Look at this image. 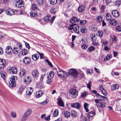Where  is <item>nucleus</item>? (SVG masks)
<instances>
[{"label":"nucleus","instance_id":"obj_23","mask_svg":"<svg viewBox=\"0 0 121 121\" xmlns=\"http://www.w3.org/2000/svg\"><path fill=\"white\" fill-rule=\"evenodd\" d=\"M25 70L24 69H21V71L19 72V75L20 77H23L25 74Z\"/></svg>","mask_w":121,"mask_h":121},{"label":"nucleus","instance_id":"obj_36","mask_svg":"<svg viewBox=\"0 0 121 121\" xmlns=\"http://www.w3.org/2000/svg\"><path fill=\"white\" fill-rule=\"evenodd\" d=\"M88 116L91 117H93L95 115V113L94 111H92L88 113Z\"/></svg>","mask_w":121,"mask_h":121},{"label":"nucleus","instance_id":"obj_14","mask_svg":"<svg viewBox=\"0 0 121 121\" xmlns=\"http://www.w3.org/2000/svg\"><path fill=\"white\" fill-rule=\"evenodd\" d=\"M10 71L11 72L12 74L16 73L17 72V68L14 67H11L9 69Z\"/></svg>","mask_w":121,"mask_h":121},{"label":"nucleus","instance_id":"obj_32","mask_svg":"<svg viewBox=\"0 0 121 121\" xmlns=\"http://www.w3.org/2000/svg\"><path fill=\"white\" fill-rule=\"evenodd\" d=\"M89 106V104L86 103H85L84 104V107L86 112H88L89 110L88 109V108Z\"/></svg>","mask_w":121,"mask_h":121},{"label":"nucleus","instance_id":"obj_40","mask_svg":"<svg viewBox=\"0 0 121 121\" xmlns=\"http://www.w3.org/2000/svg\"><path fill=\"white\" fill-rule=\"evenodd\" d=\"M97 21L98 22H100L102 21V17L100 16H98L96 18Z\"/></svg>","mask_w":121,"mask_h":121},{"label":"nucleus","instance_id":"obj_28","mask_svg":"<svg viewBox=\"0 0 121 121\" xmlns=\"http://www.w3.org/2000/svg\"><path fill=\"white\" fill-rule=\"evenodd\" d=\"M39 56L37 54H36L35 55L32 56V58L34 60H37L39 58Z\"/></svg>","mask_w":121,"mask_h":121},{"label":"nucleus","instance_id":"obj_55","mask_svg":"<svg viewBox=\"0 0 121 121\" xmlns=\"http://www.w3.org/2000/svg\"><path fill=\"white\" fill-rule=\"evenodd\" d=\"M23 88L22 87H20L19 88V90H18V92H19L20 93V94H21L23 91Z\"/></svg>","mask_w":121,"mask_h":121},{"label":"nucleus","instance_id":"obj_7","mask_svg":"<svg viewBox=\"0 0 121 121\" xmlns=\"http://www.w3.org/2000/svg\"><path fill=\"white\" fill-rule=\"evenodd\" d=\"M30 58L28 57H25L23 60V62L25 64H29L30 62Z\"/></svg>","mask_w":121,"mask_h":121},{"label":"nucleus","instance_id":"obj_62","mask_svg":"<svg viewBox=\"0 0 121 121\" xmlns=\"http://www.w3.org/2000/svg\"><path fill=\"white\" fill-rule=\"evenodd\" d=\"M86 95V92H83L82 93L81 97L82 98H84L85 97Z\"/></svg>","mask_w":121,"mask_h":121},{"label":"nucleus","instance_id":"obj_1","mask_svg":"<svg viewBox=\"0 0 121 121\" xmlns=\"http://www.w3.org/2000/svg\"><path fill=\"white\" fill-rule=\"evenodd\" d=\"M68 73L69 75L74 78H77L78 74L77 71L73 69H70L68 71Z\"/></svg>","mask_w":121,"mask_h":121},{"label":"nucleus","instance_id":"obj_38","mask_svg":"<svg viewBox=\"0 0 121 121\" xmlns=\"http://www.w3.org/2000/svg\"><path fill=\"white\" fill-rule=\"evenodd\" d=\"M33 91V89H31L30 90V91L29 89H27V91H26V94L28 95H30Z\"/></svg>","mask_w":121,"mask_h":121},{"label":"nucleus","instance_id":"obj_2","mask_svg":"<svg viewBox=\"0 0 121 121\" xmlns=\"http://www.w3.org/2000/svg\"><path fill=\"white\" fill-rule=\"evenodd\" d=\"M16 79L17 77L16 76H12L11 77L10 81H9V84L10 86L12 87H13L16 86L15 79Z\"/></svg>","mask_w":121,"mask_h":121},{"label":"nucleus","instance_id":"obj_52","mask_svg":"<svg viewBox=\"0 0 121 121\" xmlns=\"http://www.w3.org/2000/svg\"><path fill=\"white\" fill-rule=\"evenodd\" d=\"M57 3V0H51L50 4L52 5L54 4Z\"/></svg>","mask_w":121,"mask_h":121},{"label":"nucleus","instance_id":"obj_11","mask_svg":"<svg viewBox=\"0 0 121 121\" xmlns=\"http://www.w3.org/2000/svg\"><path fill=\"white\" fill-rule=\"evenodd\" d=\"M106 105V103L104 102H101L99 103V104H96V105L97 107H99L101 108H104Z\"/></svg>","mask_w":121,"mask_h":121},{"label":"nucleus","instance_id":"obj_43","mask_svg":"<svg viewBox=\"0 0 121 121\" xmlns=\"http://www.w3.org/2000/svg\"><path fill=\"white\" fill-rule=\"evenodd\" d=\"M45 61L47 63L48 65H50L51 67H53L52 65V63L47 59H46L45 60Z\"/></svg>","mask_w":121,"mask_h":121},{"label":"nucleus","instance_id":"obj_48","mask_svg":"<svg viewBox=\"0 0 121 121\" xmlns=\"http://www.w3.org/2000/svg\"><path fill=\"white\" fill-rule=\"evenodd\" d=\"M92 82L91 81H90L89 82V83L87 84H86L87 87L90 90L91 89V83Z\"/></svg>","mask_w":121,"mask_h":121},{"label":"nucleus","instance_id":"obj_35","mask_svg":"<svg viewBox=\"0 0 121 121\" xmlns=\"http://www.w3.org/2000/svg\"><path fill=\"white\" fill-rule=\"evenodd\" d=\"M64 114L65 117H68L70 115V113L69 112L67 111H65L64 112Z\"/></svg>","mask_w":121,"mask_h":121},{"label":"nucleus","instance_id":"obj_57","mask_svg":"<svg viewBox=\"0 0 121 121\" xmlns=\"http://www.w3.org/2000/svg\"><path fill=\"white\" fill-rule=\"evenodd\" d=\"M121 1L120 0H117L115 4L117 6H119L120 4Z\"/></svg>","mask_w":121,"mask_h":121},{"label":"nucleus","instance_id":"obj_30","mask_svg":"<svg viewBox=\"0 0 121 121\" xmlns=\"http://www.w3.org/2000/svg\"><path fill=\"white\" fill-rule=\"evenodd\" d=\"M44 21L46 22L49 21L50 19H51V17L49 15H48L47 16H45L44 18Z\"/></svg>","mask_w":121,"mask_h":121},{"label":"nucleus","instance_id":"obj_15","mask_svg":"<svg viewBox=\"0 0 121 121\" xmlns=\"http://www.w3.org/2000/svg\"><path fill=\"white\" fill-rule=\"evenodd\" d=\"M72 107L79 109L80 108V104L78 103H76L72 104H71Z\"/></svg>","mask_w":121,"mask_h":121},{"label":"nucleus","instance_id":"obj_44","mask_svg":"<svg viewBox=\"0 0 121 121\" xmlns=\"http://www.w3.org/2000/svg\"><path fill=\"white\" fill-rule=\"evenodd\" d=\"M111 39L112 42H115L117 40V38L114 35L112 36H111Z\"/></svg>","mask_w":121,"mask_h":121},{"label":"nucleus","instance_id":"obj_3","mask_svg":"<svg viewBox=\"0 0 121 121\" xmlns=\"http://www.w3.org/2000/svg\"><path fill=\"white\" fill-rule=\"evenodd\" d=\"M37 6L35 4H33L32 7V9L33 10L30 12V16L33 17L36 16H37V12L35 11L34 10L36 9H37Z\"/></svg>","mask_w":121,"mask_h":121},{"label":"nucleus","instance_id":"obj_41","mask_svg":"<svg viewBox=\"0 0 121 121\" xmlns=\"http://www.w3.org/2000/svg\"><path fill=\"white\" fill-rule=\"evenodd\" d=\"M58 110L56 109L53 112V116L54 117L57 116L58 115Z\"/></svg>","mask_w":121,"mask_h":121},{"label":"nucleus","instance_id":"obj_33","mask_svg":"<svg viewBox=\"0 0 121 121\" xmlns=\"http://www.w3.org/2000/svg\"><path fill=\"white\" fill-rule=\"evenodd\" d=\"M5 60L4 59L0 60V65H2V67H4L5 64Z\"/></svg>","mask_w":121,"mask_h":121},{"label":"nucleus","instance_id":"obj_12","mask_svg":"<svg viewBox=\"0 0 121 121\" xmlns=\"http://www.w3.org/2000/svg\"><path fill=\"white\" fill-rule=\"evenodd\" d=\"M24 81L26 84H28L31 81V80L28 76H25L24 78Z\"/></svg>","mask_w":121,"mask_h":121},{"label":"nucleus","instance_id":"obj_25","mask_svg":"<svg viewBox=\"0 0 121 121\" xmlns=\"http://www.w3.org/2000/svg\"><path fill=\"white\" fill-rule=\"evenodd\" d=\"M90 36L91 37L92 41H95L96 39V37L94 34H91L90 35Z\"/></svg>","mask_w":121,"mask_h":121},{"label":"nucleus","instance_id":"obj_50","mask_svg":"<svg viewBox=\"0 0 121 121\" xmlns=\"http://www.w3.org/2000/svg\"><path fill=\"white\" fill-rule=\"evenodd\" d=\"M95 49V48L94 47H91L88 48V50L90 51H92L94 50Z\"/></svg>","mask_w":121,"mask_h":121},{"label":"nucleus","instance_id":"obj_9","mask_svg":"<svg viewBox=\"0 0 121 121\" xmlns=\"http://www.w3.org/2000/svg\"><path fill=\"white\" fill-rule=\"evenodd\" d=\"M112 15L115 17H118L119 15V12L117 10H113L112 12Z\"/></svg>","mask_w":121,"mask_h":121},{"label":"nucleus","instance_id":"obj_54","mask_svg":"<svg viewBox=\"0 0 121 121\" xmlns=\"http://www.w3.org/2000/svg\"><path fill=\"white\" fill-rule=\"evenodd\" d=\"M68 74L64 72V74L63 75L62 77V78H66L68 77Z\"/></svg>","mask_w":121,"mask_h":121},{"label":"nucleus","instance_id":"obj_4","mask_svg":"<svg viewBox=\"0 0 121 121\" xmlns=\"http://www.w3.org/2000/svg\"><path fill=\"white\" fill-rule=\"evenodd\" d=\"M70 96L72 97L75 98L77 96L78 93V92L75 89H72L70 91Z\"/></svg>","mask_w":121,"mask_h":121},{"label":"nucleus","instance_id":"obj_53","mask_svg":"<svg viewBox=\"0 0 121 121\" xmlns=\"http://www.w3.org/2000/svg\"><path fill=\"white\" fill-rule=\"evenodd\" d=\"M116 30L119 31L120 32L121 31V26H119L116 27Z\"/></svg>","mask_w":121,"mask_h":121},{"label":"nucleus","instance_id":"obj_26","mask_svg":"<svg viewBox=\"0 0 121 121\" xmlns=\"http://www.w3.org/2000/svg\"><path fill=\"white\" fill-rule=\"evenodd\" d=\"M28 53V50L24 48L21 51V53L23 55H26Z\"/></svg>","mask_w":121,"mask_h":121},{"label":"nucleus","instance_id":"obj_64","mask_svg":"<svg viewBox=\"0 0 121 121\" xmlns=\"http://www.w3.org/2000/svg\"><path fill=\"white\" fill-rule=\"evenodd\" d=\"M90 117L88 116L87 117H85L84 118L85 121H90Z\"/></svg>","mask_w":121,"mask_h":121},{"label":"nucleus","instance_id":"obj_8","mask_svg":"<svg viewBox=\"0 0 121 121\" xmlns=\"http://www.w3.org/2000/svg\"><path fill=\"white\" fill-rule=\"evenodd\" d=\"M6 12L7 15L10 16L12 15L15 14L14 11L11 9H8L6 10Z\"/></svg>","mask_w":121,"mask_h":121},{"label":"nucleus","instance_id":"obj_51","mask_svg":"<svg viewBox=\"0 0 121 121\" xmlns=\"http://www.w3.org/2000/svg\"><path fill=\"white\" fill-rule=\"evenodd\" d=\"M37 53L39 55L40 58H43L44 57V55L43 53H40L38 51H37Z\"/></svg>","mask_w":121,"mask_h":121},{"label":"nucleus","instance_id":"obj_39","mask_svg":"<svg viewBox=\"0 0 121 121\" xmlns=\"http://www.w3.org/2000/svg\"><path fill=\"white\" fill-rule=\"evenodd\" d=\"M79 28V26H77L75 27L73 29V31L75 32V33L78 34L79 32L78 29Z\"/></svg>","mask_w":121,"mask_h":121},{"label":"nucleus","instance_id":"obj_59","mask_svg":"<svg viewBox=\"0 0 121 121\" xmlns=\"http://www.w3.org/2000/svg\"><path fill=\"white\" fill-rule=\"evenodd\" d=\"M52 82V80L51 79H48L46 83L48 84H51Z\"/></svg>","mask_w":121,"mask_h":121},{"label":"nucleus","instance_id":"obj_22","mask_svg":"<svg viewBox=\"0 0 121 121\" xmlns=\"http://www.w3.org/2000/svg\"><path fill=\"white\" fill-rule=\"evenodd\" d=\"M42 92L41 91H39L36 93V96L37 98H39L41 96L43 95Z\"/></svg>","mask_w":121,"mask_h":121},{"label":"nucleus","instance_id":"obj_13","mask_svg":"<svg viewBox=\"0 0 121 121\" xmlns=\"http://www.w3.org/2000/svg\"><path fill=\"white\" fill-rule=\"evenodd\" d=\"M57 104L59 106L61 107H64V104L62 99L60 98H58V99Z\"/></svg>","mask_w":121,"mask_h":121},{"label":"nucleus","instance_id":"obj_46","mask_svg":"<svg viewBox=\"0 0 121 121\" xmlns=\"http://www.w3.org/2000/svg\"><path fill=\"white\" fill-rule=\"evenodd\" d=\"M10 116L14 118L16 117V113L14 112H11L10 114Z\"/></svg>","mask_w":121,"mask_h":121},{"label":"nucleus","instance_id":"obj_18","mask_svg":"<svg viewBox=\"0 0 121 121\" xmlns=\"http://www.w3.org/2000/svg\"><path fill=\"white\" fill-rule=\"evenodd\" d=\"M85 6L84 5H82L78 8V10L79 12H82L85 10Z\"/></svg>","mask_w":121,"mask_h":121},{"label":"nucleus","instance_id":"obj_45","mask_svg":"<svg viewBox=\"0 0 121 121\" xmlns=\"http://www.w3.org/2000/svg\"><path fill=\"white\" fill-rule=\"evenodd\" d=\"M98 34L99 36L100 37H102L103 36V32L102 31H98Z\"/></svg>","mask_w":121,"mask_h":121},{"label":"nucleus","instance_id":"obj_21","mask_svg":"<svg viewBox=\"0 0 121 121\" xmlns=\"http://www.w3.org/2000/svg\"><path fill=\"white\" fill-rule=\"evenodd\" d=\"M0 74L1 77L4 80L5 78V75L6 74V73L4 71H2L0 72Z\"/></svg>","mask_w":121,"mask_h":121},{"label":"nucleus","instance_id":"obj_56","mask_svg":"<svg viewBox=\"0 0 121 121\" xmlns=\"http://www.w3.org/2000/svg\"><path fill=\"white\" fill-rule=\"evenodd\" d=\"M110 56L109 55H108L105 57V58L104 59V60H105L106 61H107L110 59Z\"/></svg>","mask_w":121,"mask_h":121},{"label":"nucleus","instance_id":"obj_6","mask_svg":"<svg viewBox=\"0 0 121 121\" xmlns=\"http://www.w3.org/2000/svg\"><path fill=\"white\" fill-rule=\"evenodd\" d=\"M79 20V19L77 17H72L71 19L70 20V22L72 24H74V23L78 22Z\"/></svg>","mask_w":121,"mask_h":121},{"label":"nucleus","instance_id":"obj_19","mask_svg":"<svg viewBox=\"0 0 121 121\" xmlns=\"http://www.w3.org/2000/svg\"><path fill=\"white\" fill-rule=\"evenodd\" d=\"M32 112L31 109L30 108H29L26 111L24 114H25V115L27 116L28 117L30 114Z\"/></svg>","mask_w":121,"mask_h":121},{"label":"nucleus","instance_id":"obj_37","mask_svg":"<svg viewBox=\"0 0 121 121\" xmlns=\"http://www.w3.org/2000/svg\"><path fill=\"white\" fill-rule=\"evenodd\" d=\"M28 117V116H26V115H25V114H24L22 117L21 121H26Z\"/></svg>","mask_w":121,"mask_h":121},{"label":"nucleus","instance_id":"obj_20","mask_svg":"<svg viewBox=\"0 0 121 121\" xmlns=\"http://www.w3.org/2000/svg\"><path fill=\"white\" fill-rule=\"evenodd\" d=\"M119 87L118 85L116 84L112 85L111 86V89L112 90H114L116 89H118Z\"/></svg>","mask_w":121,"mask_h":121},{"label":"nucleus","instance_id":"obj_10","mask_svg":"<svg viewBox=\"0 0 121 121\" xmlns=\"http://www.w3.org/2000/svg\"><path fill=\"white\" fill-rule=\"evenodd\" d=\"M6 48L5 51L6 53L8 54H10L11 51H13L12 48L10 46H8Z\"/></svg>","mask_w":121,"mask_h":121},{"label":"nucleus","instance_id":"obj_49","mask_svg":"<svg viewBox=\"0 0 121 121\" xmlns=\"http://www.w3.org/2000/svg\"><path fill=\"white\" fill-rule=\"evenodd\" d=\"M86 72L87 73L91 74L92 73V70L90 69H86Z\"/></svg>","mask_w":121,"mask_h":121},{"label":"nucleus","instance_id":"obj_16","mask_svg":"<svg viewBox=\"0 0 121 121\" xmlns=\"http://www.w3.org/2000/svg\"><path fill=\"white\" fill-rule=\"evenodd\" d=\"M39 74L38 71L36 70H35L32 72V75L34 77H38Z\"/></svg>","mask_w":121,"mask_h":121},{"label":"nucleus","instance_id":"obj_27","mask_svg":"<svg viewBox=\"0 0 121 121\" xmlns=\"http://www.w3.org/2000/svg\"><path fill=\"white\" fill-rule=\"evenodd\" d=\"M71 115L73 117H76L78 116L77 112L74 110H73L72 111Z\"/></svg>","mask_w":121,"mask_h":121},{"label":"nucleus","instance_id":"obj_24","mask_svg":"<svg viewBox=\"0 0 121 121\" xmlns=\"http://www.w3.org/2000/svg\"><path fill=\"white\" fill-rule=\"evenodd\" d=\"M54 75V73L52 71H51L49 74V75L48 77V79H51L53 77Z\"/></svg>","mask_w":121,"mask_h":121},{"label":"nucleus","instance_id":"obj_60","mask_svg":"<svg viewBox=\"0 0 121 121\" xmlns=\"http://www.w3.org/2000/svg\"><path fill=\"white\" fill-rule=\"evenodd\" d=\"M86 23V21L85 20L81 21L80 22V24H85Z\"/></svg>","mask_w":121,"mask_h":121},{"label":"nucleus","instance_id":"obj_47","mask_svg":"<svg viewBox=\"0 0 121 121\" xmlns=\"http://www.w3.org/2000/svg\"><path fill=\"white\" fill-rule=\"evenodd\" d=\"M88 46L85 44H83L81 46V48L83 49H86L88 47Z\"/></svg>","mask_w":121,"mask_h":121},{"label":"nucleus","instance_id":"obj_31","mask_svg":"<svg viewBox=\"0 0 121 121\" xmlns=\"http://www.w3.org/2000/svg\"><path fill=\"white\" fill-rule=\"evenodd\" d=\"M105 17L107 21H109L111 18V15L109 13H107Z\"/></svg>","mask_w":121,"mask_h":121},{"label":"nucleus","instance_id":"obj_42","mask_svg":"<svg viewBox=\"0 0 121 121\" xmlns=\"http://www.w3.org/2000/svg\"><path fill=\"white\" fill-rule=\"evenodd\" d=\"M56 10L55 8H52L50 10V12L52 14H55L56 13Z\"/></svg>","mask_w":121,"mask_h":121},{"label":"nucleus","instance_id":"obj_34","mask_svg":"<svg viewBox=\"0 0 121 121\" xmlns=\"http://www.w3.org/2000/svg\"><path fill=\"white\" fill-rule=\"evenodd\" d=\"M64 72V71H59L57 72V74L59 77L62 78Z\"/></svg>","mask_w":121,"mask_h":121},{"label":"nucleus","instance_id":"obj_17","mask_svg":"<svg viewBox=\"0 0 121 121\" xmlns=\"http://www.w3.org/2000/svg\"><path fill=\"white\" fill-rule=\"evenodd\" d=\"M80 31L82 33H86L87 31V29L84 26H82L80 27Z\"/></svg>","mask_w":121,"mask_h":121},{"label":"nucleus","instance_id":"obj_58","mask_svg":"<svg viewBox=\"0 0 121 121\" xmlns=\"http://www.w3.org/2000/svg\"><path fill=\"white\" fill-rule=\"evenodd\" d=\"M102 94L105 95H107V92L104 89H103L101 91Z\"/></svg>","mask_w":121,"mask_h":121},{"label":"nucleus","instance_id":"obj_63","mask_svg":"<svg viewBox=\"0 0 121 121\" xmlns=\"http://www.w3.org/2000/svg\"><path fill=\"white\" fill-rule=\"evenodd\" d=\"M100 100L99 99H95V102L97 104L98 103H99L100 102Z\"/></svg>","mask_w":121,"mask_h":121},{"label":"nucleus","instance_id":"obj_61","mask_svg":"<svg viewBox=\"0 0 121 121\" xmlns=\"http://www.w3.org/2000/svg\"><path fill=\"white\" fill-rule=\"evenodd\" d=\"M25 44L26 47L28 49H29L30 48V47L28 43L25 42Z\"/></svg>","mask_w":121,"mask_h":121},{"label":"nucleus","instance_id":"obj_5","mask_svg":"<svg viewBox=\"0 0 121 121\" xmlns=\"http://www.w3.org/2000/svg\"><path fill=\"white\" fill-rule=\"evenodd\" d=\"M16 6L18 8L23 7L24 4L22 0H17L16 2Z\"/></svg>","mask_w":121,"mask_h":121},{"label":"nucleus","instance_id":"obj_29","mask_svg":"<svg viewBox=\"0 0 121 121\" xmlns=\"http://www.w3.org/2000/svg\"><path fill=\"white\" fill-rule=\"evenodd\" d=\"M110 23L111 25L114 26L116 25L117 23V21L113 19L110 20Z\"/></svg>","mask_w":121,"mask_h":121}]
</instances>
